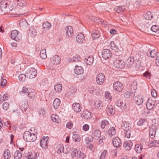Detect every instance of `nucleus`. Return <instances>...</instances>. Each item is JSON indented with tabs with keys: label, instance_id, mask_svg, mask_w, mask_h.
Instances as JSON below:
<instances>
[{
	"label": "nucleus",
	"instance_id": "1",
	"mask_svg": "<svg viewBox=\"0 0 159 159\" xmlns=\"http://www.w3.org/2000/svg\"><path fill=\"white\" fill-rule=\"evenodd\" d=\"M37 132H33L32 129L30 131H25L23 135V138L24 140L27 142H31L34 141L37 138L36 135Z\"/></svg>",
	"mask_w": 159,
	"mask_h": 159
},
{
	"label": "nucleus",
	"instance_id": "2",
	"mask_svg": "<svg viewBox=\"0 0 159 159\" xmlns=\"http://www.w3.org/2000/svg\"><path fill=\"white\" fill-rule=\"evenodd\" d=\"M12 6L10 3L6 1L2 2L0 8L2 14L9 13L12 9Z\"/></svg>",
	"mask_w": 159,
	"mask_h": 159
},
{
	"label": "nucleus",
	"instance_id": "3",
	"mask_svg": "<svg viewBox=\"0 0 159 159\" xmlns=\"http://www.w3.org/2000/svg\"><path fill=\"white\" fill-rule=\"evenodd\" d=\"M37 72L36 70L34 68H29L26 71L25 74L27 77L31 79L35 78L37 75Z\"/></svg>",
	"mask_w": 159,
	"mask_h": 159
},
{
	"label": "nucleus",
	"instance_id": "4",
	"mask_svg": "<svg viewBox=\"0 0 159 159\" xmlns=\"http://www.w3.org/2000/svg\"><path fill=\"white\" fill-rule=\"evenodd\" d=\"M11 38L16 41H20L22 39L20 33L16 30L12 31L11 34Z\"/></svg>",
	"mask_w": 159,
	"mask_h": 159
},
{
	"label": "nucleus",
	"instance_id": "5",
	"mask_svg": "<svg viewBox=\"0 0 159 159\" xmlns=\"http://www.w3.org/2000/svg\"><path fill=\"white\" fill-rule=\"evenodd\" d=\"M113 65L116 69H120L124 67L125 63L122 60L117 59L114 61Z\"/></svg>",
	"mask_w": 159,
	"mask_h": 159
},
{
	"label": "nucleus",
	"instance_id": "6",
	"mask_svg": "<svg viewBox=\"0 0 159 159\" xmlns=\"http://www.w3.org/2000/svg\"><path fill=\"white\" fill-rule=\"evenodd\" d=\"M113 87L114 89L116 91L120 92L123 88V86L122 83L119 81L115 82L113 83Z\"/></svg>",
	"mask_w": 159,
	"mask_h": 159
},
{
	"label": "nucleus",
	"instance_id": "7",
	"mask_svg": "<svg viewBox=\"0 0 159 159\" xmlns=\"http://www.w3.org/2000/svg\"><path fill=\"white\" fill-rule=\"evenodd\" d=\"M48 137H43L41 139L40 142V145L43 148L46 149L48 148Z\"/></svg>",
	"mask_w": 159,
	"mask_h": 159
},
{
	"label": "nucleus",
	"instance_id": "8",
	"mask_svg": "<svg viewBox=\"0 0 159 159\" xmlns=\"http://www.w3.org/2000/svg\"><path fill=\"white\" fill-rule=\"evenodd\" d=\"M102 56L104 59L107 60L111 58L112 56V54L110 50L105 49L102 51Z\"/></svg>",
	"mask_w": 159,
	"mask_h": 159
},
{
	"label": "nucleus",
	"instance_id": "9",
	"mask_svg": "<svg viewBox=\"0 0 159 159\" xmlns=\"http://www.w3.org/2000/svg\"><path fill=\"white\" fill-rule=\"evenodd\" d=\"M105 79V76L104 74L99 73L96 77L97 82L99 85H102L104 83Z\"/></svg>",
	"mask_w": 159,
	"mask_h": 159
},
{
	"label": "nucleus",
	"instance_id": "10",
	"mask_svg": "<svg viewBox=\"0 0 159 159\" xmlns=\"http://www.w3.org/2000/svg\"><path fill=\"white\" fill-rule=\"evenodd\" d=\"M156 102L152 99L149 98L147 103V107L149 110H152L154 107H156Z\"/></svg>",
	"mask_w": 159,
	"mask_h": 159
},
{
	"label": "nucleus",
	"instance_id": "11",
	"mask_svg": "<svg viewBox=\"0 0 159 159\" xmlns=\"http://www.w3.org/2000/svg\"><path fill=\"white\" fill-rule=\"evenodd\" d=\"M66 37L68 38H71L73 35V30L71 26H69L66 28Z\"/></svg>",
	"mask_w": 159,
	"mask_h": 159
},
{
	"label": "nucleus",
	"instance_id": "12",
	"mask_svg": "<svg viewBox=\"0 0 159 159\" xmlns=\"http://www.w3.org/2000/svg\"><path fill=\"white\" fill-rule=\"evenodd\" d=\"M19 106L22 111H25L28 109L29 105L27 101H23L20 102Z\"/></svg>",
	"mask_w": 159,
	"mask_h": 159
},
{
	"label": "nucleus",
	"instance_id": "13",
	"mask_svg": "<svg viewBox=\"0 0 159 159\" xmlns=\"http://www.w3.org/2000/svg\"><path fill=\"white\" fill-rule=\"evenodd\" d=\"M51 59V62L53 64H58L60 63L61 61L60 57L57 55H55Z\"/></svg>",
	"mask_w": 159,
	"mask_h": 159
},
{
	"label": "nucleus",
	"instance_id": "14",
	"mask_svg": "<svg viewBox=\"0 0 159 159\" xmlns=\"http://www.w3.org/2000/svg\"><path fill=\"white\" fill-rule=\"evenodd\" d=\"M112 143L114 146L116 148L119 147L121 145V141L118 137H116L113 139Z\"/></svg>",
	"mask_w": 159,
	"mask_h": 159
},
{
	"label": "nucleus",
	"instance_id": "15",
	"mask_svg": "<svg viewBox=\"0 0 159 159\" xmlns=\"http://www.w3.org/2000/svg\"><path fill=\"white\" fill-rule=\"evenodd\" d=\"M94 105L96 109L98 110H100L103 107V104L101 101L97 100L94 102Z\"/></svg>",
	"mask_w": 159,
	"mask_h": 159
},
{
	"label": "nucleus",
	"instance_id": "16",
	"mask_svg": "<svg viewBox=\"0 0 159 159\" xmlns=\"http://www.w3.org/2000/svg\"><path fill=\"white\" fill-rule=\"evenodd\" d=\"M58 149L57 151V153L58 154H60L62 152H64V153L66 154L70 152V149L68 147V149L66 151H65L64 146L62 144H61L58 146Z\"/></svg>",
	"mask_w": 159,
	"mask_h": 159
},
{
	"label": "nucleus",
	"instance_id": "17",
	"mask_svg": "<svg viewBox=\"0 0 159 159\" xmlns=\"http://www.w3.org/2000/svg\"><path fill=\"white\" fill-rule=\"evenodd\" d=\"M106 112L108 115H113L115 113V110L113 107L111 105H107L106 108Z\"/></svg>",
	"mask_w": 159,
	"mask_h": 159
},
{
	"label": "nucleus",
	"instance_id": "18",
	"mask_svg": "<svg viewBox=\"0 0 159 159\" xmlns=\"http://www.w3.org/2000/svg\"><path fill=\"white\" fill-rule=\"evenodd\" d=\"M76 40L79 43H82L85 42V38L84 34L81 33L78 34L76 38Z\"/></svg>",
	"mask_w": 159,
	"mask_h": 159
},
{
	"label": "nucleus",
	"instance_id": "19",
	"mask_svg": "<svg viewBox=\"0 0 159 159\" xmlns=\"http://www.w3.org/2000/svg\"><path fill=\"white\" fill-rule=\"evenodd\" d=\"M72 108L76 112L80 111L82 109V107L80 104L77 102L74 103L73 104Z\"/></svg>",
	"mask_w": 159,
	"mask_h": 159
},
{
	"label": "nucleus",
	"instance_id": "20",
	"mask_svg": "<svg viewBox=\"0 0 159 159\" xmlns=\"http://www.w3.org/2000/svg\"><path fill=\"white\" fill-rule=\"evenodd\" d=\"M121 127L124 130H126L131 129L130 124L128 121H123Z\"/></svg>",
	"mask_w": 159,
	"mask_h": 159
},
{
	"label": "nucleus",
	"instance_id": "21",
	"mask_svg": "<svg viewBox=\"0 0 159 159\" xmlns=\"http://www.w3.org/2000/svg\"><path fill=\"white\" fill-rule=\"evenodd\" d=\"M91 114L90 112L86 110L83 112L81 116L84 119H88L91 118Z\"/></svg>",
	"mask_w": 159,
	"mask_h": 159
},
{
	"label": "nucleus",
	"instance_id": "22",
	"mask_svg": "<svg viewBox=\"0 0 159 159\" xmlns=\"http://www.w3.org/2000/svg\"><path fill=\"white\" fill-rule=\"evenodd\" d=\"M39 156V153L35 152H30L28 154V159H36Z\"/></svg>",
	"mask_w": 159,
	"mask_h": 159
},
{
	"label": "nucleus",
	"instance_id": "23",
	"mask_svg": "<svg viewBox=\"0 0 159 159\" xmlns=\"http://www.w3.org/2000/svg\"><path fill=\"white\" fill-rule=\"evenodd\" d=\"M133 143L131 141L125 142L123 144V146L126 150H130L133 146Z\"/></svg>",
	"mask_w": 159,
	"mask_h": 159
},
{
	"label": "nucleus",
	"instance_id": "24",
	"mask_svg": "<svg viewBox=\"0 0 159 159\" xmlns=\"http://www.w3.org/2000/svg\"><path fill=\"white\" fill-rule=\"evenodd\" d=\"M101 132L98 130H95L92 133L93 138L96 140L99 139V138L101 136Z\"/></svg>",
	"mask_w": 159,
	"mask_h": 159
},
{
	"label": "nucleus",
	"instance_id": "25",
	"mask_svg": "<svg viewBox=\"0 0 159 159\" xmlns=\"http://www.w3.org/2000/svg\"><path fill=\"white\" fill-rule=\"evenodd\" d=\"M75 73L77 75L82 74L84 73V70L83 68L80 66H76L74 69Z\"/></svg>",
	"mask_w": 159,
	"mask_h": 159
},
{
	"label": "nucleus",
	"instance_id": "26",
	"mask_svg": "<svg viewBox=\"0 0 159 159\" xmlns=\"http://www.w3.org/2000/svg\"><path fill=\"white\" fill-rule=\"evenodd\" d=\"M134 100L137 104L139 105L143 103V99L142 96H138L135 98Z\"/></svg>",
	"mask_w": 159,
	"mask_h": 159
},
{
	"label": "nucleus",
	"instance_id": "27",
	"mask_svg": "<svg viewBox=\"0 0 159 159\" xmlns=\"http://www.w3.org/2000/svg\"><path fill=\"white\" fill-rule=\"evenodd\" d=\"M28 23L26 19H22L19 21V25L20 27L25 28L28 26Z\"/></svg>",
	"mask_w": 159,
	"mask_h": 159
},
{
	"label": "nucleus",
	"instance_id": "28",
	"mask_svg": "<svg viewBox=\"0 0 159 159\" xmlns=\"http://www.w3.org/2000/svg\"><path fill=\"white\" fill-rule=\"evenodd\" d=\"M134 58L133 57H129L126 60V64L128 68L130 67L134 63Z\"/></svg>",
	"mask_w": 159,
	"mask_h": 159
},
{
	"label": "nucleus",
	"instance_id": "29",
	"mask_svg": "<svg viewBox=\"0 0 159 159\" xmlns=\"http://www.w3.org/2000/svg\"><path fill=\"white\" fill-rule=\"evenodd\" d=\"M100 32L99 31L96 30H93L92 32V35L93 38L95 39H97L100 37Z\"/></svg>",
	"mask_w": 159,
	"mask_h": 159
},
{
	"label": "nucleus",
	"instance_id": "30",
	"mask_svg": "<svg viewBox=\"0 0 159 159\" xmlns=\"http://www.w3.org/2000/svg\"><path fill=\"white\" fill-rule=\"evenodd\" d=\"M93 61V58L92 56H89L85 59L84 62L88 65H91Z\"/></svg>",
	"mask_w": 159,
	"mask_h": 159
},
{
	"label": "nucleus",
	"instance_id": "31",
	"mask_svg": "<svg viewBox=\"0 0 159 159\" xmlns=\"http://www.w3.org/2000/svg\"><path fill=\"white\" fill-rule=\"evenodd\" d=\"M147 123V120L146 119L142 118L138 121L137 125L138 126H141L145 125Z\"/></svg>",
	"mask_w": 159,
	"mask_h": 159
},
{
	"label": "nucleus",
	"instance_id": "32",
	"mask_svg": "<svg viewBox=\"0 0 159 159\" xmlns=\"http://www.w3.org/2000/svg\"><path fill=\"white\" fill-rule=\"evenodd\" d=\"M60 104V101L58 98H56L54 100L53 103V106L54 108L57 109L58 108Z\"/></svg>",
	"mask_w": 159,
	"mask_h": 159
},
{
	"label": "nucleus",
	"instance_id": "33",
	"mask_svg": "<svg viewBox=\"0 0 159 159\" xmlns=\"http://www.w3.org/2000/svg\"><path fill=\"white\" fill-rule=\"evenodd\" d=\"M156 129L155 128H150L149 130V135L151 138L153 139L155 137L156 133Z\"/></svg>",
	"mask_w": 159,
	"mask_h": 159
},
{
	"label": "nucleus",
	"instance_id": "34",
	"mask_svg": "<svg viewBox=\"0 0 159 159\" xmlns=\"http://www.w3.org/2000/svg\"><path fill=\"white\" fill-rule=\"evenodd\" d=\"M125 9V6H123L116 7L114 9L115 11L118 13H120L122 12Z\"/></svg>",
	"mask_w": 159,
	"mask_h": 159
},
{
	"label": "nucleus",
	"instance_id": "35",
	"mask_svg": "<svg viewBox=\"0 0 159 159\" xmlns=\"http://www.w3.org/2000/svg\"><path fill=\"white\" fill-rule=\"evenodd\" d=\"M148 145L150 147H158L159 145V141L153 140L151 143H148Z\"/></svg>",
	"mask_w": 159,
	"mask_h": 159
},
{
	"label": "nucleus",
	"instance_id": "36",
	"mask_svg": "<svg viewBox=\"0 0 159 159\" xmlns=\"http://www.w3.org/2000/svg\"><path fill=\"white\" fill-rule=\"evenodd\" d=\"M157 52L155 50H153L152 51L149 50L147 52V55L148 56L150 55L151 57L152 58L155 57L157 55Z\"/></svg>",
	"mask_w": 159,
	"mask_h": 159
},
{
	"label": "nucleus",
	"instance_id": "37",
	"mask_svg": "<svg viewBox=\"0 0 159 159\" xmlns=\"http://www.w3.org/2000/svg\"><path fill=\"white\" fill-rule=\"evenodd\" d=\"M14 158L15 159H21L22 157V155L21 152L19 150H16L15 152Z\"/></svg>",
	"mask_w": 159,
	"mask_h": 159
},
{
	"label": "nucleus",
	"instance_id": "38",
	"mask_svg": "<svg viewBox=\"0 0 159 159\" xmlns=\"http://www.w3.org/2000/svg\"><path fill=\"white\" fill-rule=\"evenodd\" d=\"M110 46L111 49L115 51V52H117L118 51L119 48L116 45L114 42L111 41V42L110 44Z\"/></svg>",
	"mask_w": 159,
	"mask_h": 159
},
{
	"label": "nucleus",
	"instance_id": "39",
	"mask_svg": "<svg viewBox=\"0 0 159 159\" xmlns=\"http://www.w3.org/2000/svg\"><path fill=\"white\" fill-rule=\"evenodd\" d=\"M108 124L109 122L107 120H102L100 122V127L102 129H104Z\"/></svg>",
	"mask_w": 159,
	"mask_h": 159
},
{
	"label": "nucleus",
	"instance_id": "40",
	"mask_svg": "<svg viewBox=\"0 0 159 159\" xmlns=\"http://www.w3.org/2000/svg\"><path fill=\"white\" fill-rule=\"evenodd\" d=\"M3 156L5 159H9L10 158L11 154L8 149H6L5 150Z\"/></svg>",
	"mask_w": 159,
	"mask_h": 159
},
{
	"label": "nucleus",
	"instance_id": "41",
	"mask_svg": "<svg viewBox=\"0 0 159 159\" xmlns=\"http://www.w3.org/2000/svg\"><path fill=\"white\" fill-rule=\"evenodd\" d=\"M40 56L41 58L42 59H45L47 57V55L46 54V50L45 49H42L40 54Z\"/></svg>",
	"mask_w": 159,
	"mask_h": 159
},
{
	"label": "nucleus",
	"instance_id": "42",
	"mask_svg": "<svg viewBox=\"0 0 159 159\" xmlns=\"http://www.w3.org/2000/svg\"><path fill=\"white\" fill-rule=\"evenodd\" d=\"M54 89L56 92H60L62 89L61 84H57L54 86Z\"/></svg>",
	"mask_w": 159,
	"mask_h": 159
},
{
	"label": "nucleus",
	"instance_id": "43",
	"mask_svg": "<svg viewBox=\"0 0 159 159\" xmlns=\"http://www.w3.org/2000/svg\"><path fill=\"white\" fill-rule=\"evenodd\" d=\"M144 17L145 19L148 20H151L153 17L152 15V14L150 11L148 12L146 14H144Z\"/></svg>",
	"mask_w": 159,
	"mask_h": 159
},
{
	"label": "nucleus",
	"instance_id": "44",
	"mask_svg": "<svg viewBox=\"0 0 159 159\" xmlns=\"http://www.w3.org/2000/svg\"><path fill=\"white\" fill-rule=\"evenodd\" d=\"M105 97L108 102H111L112 98L110 93L108 91L105 92Z\"/></svg>",
	"mask_w": 159,
	"mask_h": 159
},
{
	"label": "nucleus",
	"instance_id": "45",
	"mask_svg": "<svg viewBox=\"0 0 159 159\" xmlns=\"http://www.w3.org/2000/svg\"><path fill=\"white\" fill-rule=\"evenodd\" d=\"M72 138L73 140L77 142H80L81 139L80 136L77 134H74Z\"/></svg>",
	"mask_w": 159,
	"mask_h": 159
},
{
	"label": "nucleus",
	"instance_id": "46",
	"mask_svg": "<svg viewBox=\"0 0 159 159\" xmlns=\"http://www.w3.org/2000/svg\"><path fill=\"white\" fill-rule=\"evenodd\" d=\"M51 118L52 120L55 122L58 123L59 119L58 116L55 114L52 115L51 116Z\"/></svg>",
	"mask_w": 159,
	"mask_h": 159
},
{
	"label": "nucleus",
	"instance_id": "47",
	"mask_svg": "<svg viewBox=\"0 0 159 159\" xmlns=\"http://www.w3.org/2000/svg\"><path fill=\"white\" fill-rule=\"evenodd\" d=\"M142 149V147L140 145L137 144L135 145V149L138 153H140Z\"/></svg>",
	"mask_w": 159,
	"mask_h": 159
},
{
	"label": "nucleus",
	"instance_id": "48",
	"mask_svg": "<svg viewBox=\"0 0 159 159\" xmlns=\"http://www.w3.org/2000/svg\"><path fill=\"white\" fill-rule=\"evenodd\" d=\"M116 133V130L115 127H112L111 129H110L108 130V133L110 135L112 136L114 135Z\"/></svg>",
	"mask_w": 159,
	"mask_h": 159
},
{
	"label": "nucleus",
	"instance_id": "49",
	"mask_svg": "<svg viewBox=\"0 0 159 159\" xmlns=\"http://www.w3.org/2000/svg\"><path fill=\"white\" fill-rule=\"evenodd\" d=\"M26 75L25 74H22L19 76V79L20 81L24 82L26 78Z\"/></svg>",
	"mask_w": 159,
	"mask_h": 159
},
{
	"label": "nucleus",
	"instance_id": "50",
	"mask_svg": "<svg viewBox=\"0 0 159 159\" xmlns=\"http://www.w3.org/2000/svg\"><path fill=\"white\" fill-rule=\"evenodd\" d=\"M132 89L135 90L137 88V82L136 80H134L131 84Z\"/></svg>",
	"mask_w": 159,
	"mask_h": 159
},
{
	"label": "nucleus",
	"instance_id": "51",
	"mask_svg": "<svg viewBox=\"0 0 159 159\" xmlns=\"http://www.w3.org/2000/svg\"><path fill=\"white\" fill-rule=\"evenodd\" d=\"M29 90H28V89L25 87H24L22 89V91L20 92V93L21 95H25V94L27 95V93L29 92Z\"/></svg>",
	"mask_w": 159,
	"mask_h": 159
},
{
	"label": "nucleus",
	"instance_id": "52",
	"mask_svg": "<svg viewBox=\"0 0 159 159\" xmlns=\"http://www.w3.org/2000/svg\"><path fill=\"white\" fill-rule=\"evenodd\" d=\"M51 27V24L48 22H45L43 24V27L44 28H49Z\"/></svg>",
	"mask_w": 159,
	"mask_h": 159
},
{
	"label": "nucleus",
	"instance_id": "53",
	"mask_svg": "<svg viewBox=\"0 0 159 159\" xmlns=\"http://www.w3.org/2000/svg\"><path fill=\"white\" fill-rule=\"evenodd\" d=\"M79 152L76 149H74L71 153V156L73 158L75 157L78 156Z\"/></svg>",
	"mask_w": 159,
	"mask_h": 159
},
{
	"label": "nucleus",
	"instance_id": "54",
	"mask_svg": "<svg viewBox=\"0 0 159 159\" xmlns=\"http://www.w3.org/2000/svg\"><path fill=\"white\" fill-rule=\"evenodd\" d=\"M152 31L154 32H157L159 30V27L157 25H153L151 28Z\"/></svg>",
	"mask_w": 159,
	"mask_h": 159
},
{
	"label": "nucleus",
	"instance_id": "55",
	"mask_svg": "<svg viewBox=\"0 0 159 159\" xmlns=\"http://www.w3.org/2000/svg\"><path fill=\"white\" fill-rule=\"evenodd\" d=\"M133 93V92H131L130 91H127L124 93V96L126 98H129L131 97L132 93Z\"/></svg>",
	"mask_w": 159,
	"mask_h": 159
},
{
	"label": "nucleus",
	"instance_id": "56",
	"mask_svg": "<svg viewBox=\"0 0 159 159\" xmlns=\"http://www.w3.org/2000/svg\"><path fill=\"white\" fill-rule=\"evenodd\" d=\"M25 1L24 0H17V4L18 6L22 7L24 5Z\"/></svg>",
	"mask_w": 159,
	"mask_h": 159
},
{
	"label": "nucleus",
	"instance_id": "57",
	"mask_svg": "<svg viewBox=\"0 0 159 159\" xmlns=\"http://www.w3.org/2000/svg\"><path fill=\"white\" fill-rule=\"evenodd\" d=\"M141 1L140 0H137L134 4V7L137 8H139L141 5Z\"/></svg>",
	"mask_w": 159,
	"mask_h": 159
},
{
	"label": "nucleus",
	"instance_id": "58",
	"mask_svg": "<svg viewBox=\"0 0 159 159\" xmlns=\"http://www.w3.org/2000/svg\"><path fill=\"white\" fill-rule=\"evenodd\" d=\"M30 98H33L35 96V93L34 92H30V91L27 93V95Z\"/></svg>",
	"mask_w": 159,
	"mask_h": 159
},
{
	"label": "nucleus",
	"instance_id": "59",
	"mask_svg": "<svg viewBox=\"0 0 159 159\" xmlns=\"http://www.w3.org/2000/svg\"><path fill=\"white\" fill-rule=\"evenodd\" d=\"M124 131L125 137L128 138H129L130 137L131 134V132L130 129Z\"/></svg>",
	"mask_w": 159,
	"mask_h": 159
},
{
	"label": "nucleus",
	"instance_id": "60",
	"mask_svg": "<svg viewBox=\"0 0 159 159\" xmlns=\"http://www.w3.org/2000/svg\"><path fill=\"white\" fill-rule=\"evenodd\" d=\"M9 104L8 102H4L2 105L3 108L5 110H7L9 108Z\"/></svg>",
	"mask_w": 159,
	"mask_h": 159
},
{
	"label": "nucleus",
	"instance_id": "61",
	"mask_svg": "<svg viewBox=\"0 0 159 159\" xmlns=\"http://www.w3.org/2000/svg\"><path fill=\"white\" fill-rule=\"evenodd\" d=\"M78 156L81 159H84L86 157V156L84 153L81 151H80L78 153Z\"/></svg>",
	"mask_w": 159,
	"mask_h": 159
},
{
	"label": "nucleus",
	"instance_id": "62",
	"mask_svg": "<svg viewBox=\"0 0 159 159\" xmlns=\"http://www.w3.org/2000/svg\"><path fill=\"white\" fill-rule=\"evenodd\" d=\"M123 101L120 99L118 100L116 102V105L119 107H121V106L123 107Z\"/></svg>",
	"mask_w": 159,
	"mask_h": 159
},
{
	"label": "nucleus",
	"instance_id": "63",
	"mask_svg": "<svg viewBox=\"0 0 159 159\" xmlns=\"http://www.w3.org/2000/svg\"><path fill=\"white\" fill-rule=\"evenodd\" d=\"M73 62H78L79 61L80 59V56L75 55L73 57Z\"/></svg>",
	"mask_w": 159,
	"mask_h": 159
},
{
	"label": "nucleus",
	"instance_id": "64",
	"mask_svg": "<svg viewBox=\"0 0 159 159\" xmlns=\"http://www.w3.org/2000/svg\"><path fill=\"white\" fill-rule=\"evenodd\" d=\"M89 125L87 124L84 125L82 127L83 129L85 131H87L89 130Z\"/></svg>",
	"mask_w": 159,
	"mask_h": 159
}]
</instances>
